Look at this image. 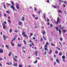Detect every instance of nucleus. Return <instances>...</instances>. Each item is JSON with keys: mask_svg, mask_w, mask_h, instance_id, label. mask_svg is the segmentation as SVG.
Segmentation results:
<instances>
[{"mask_svg": "<svg viewBox=\"0 0 67 67\" xmlns=\"http://www.w3.org/2000/svg\"><path fill=\"white\" fill-rule=\"evenodd\" d=\"M5 46H6V48H7V49H9V47L7 45H6Z\"/></svg>", "mask_w": 67, "mask_h": 67, "instance_id": "obj_29", "label": "nucleus"}, {"mask_svg": "<svg viewBox=\"0 0 67 67\" xmlns=\"http://www.w3.org/2000/svg\"><path fill=\"white\" fill-rule=\"evenodd\" d=\"M66 6V5L65 4H63V7L64 8H65Z\"/></svg>", "mask_w": 67, "mask_h": 67, "instance_id": "obj_49", "label": "nucleus"}, {"mask_svg": "<svg viewBox=\"0 0 67 67\" xmlns=\"http://www.w3.org/2000/svg\"><path fill=\"white\" fill-rule=\"evenodd\" d=\"M0 53H3V50L2 49H0Z\"/></svg>", "mask_w": 67, "mask_h": 67, "instance_id": "obj_14", "label": "nucleus"}, {"mask_svg": "<svg viewBox=\"0 0 67 67\" xmlns=\"http://www.w3.org/2000/svg\"><path fill=\"white\" fill-rule=\"evenodd\" d=\"M13 59L14 60L15 62H18L17 60L16 59H15V57L13 58Z\"/></svg>", "mask_w": 67, "mask_h": 67, "instance_id": "obj_12", "label": "nucleus"}, {"mask_svg": "<svg viewBox=\"0 0 67 67\" xmlns=\"http://www.w3.org/2000/svg\"><path fill=\"white\" fill-rule=\"evenodd\" d=\"M46 44H45L44 46V49L45 51H48L47 50V47H48V46L49 45V42H46Z\"/></svg>", "mask_w": 67, "mask_h": 67, "instance_id": "obj_1", "label": "nucleus"}, {"mask_svg": "<svg viewBox=\"0 0 67 67\" xmlns=\"http://www.w3.org/2000/svg\"><path fill=\"white\" fill-rule=\"evenodd\" d=\"M12 54V53L11 52H9V54H8V55L9 56H11Z\"/></svg>", "mask_w": 67, "mask_h": 67, "instance_id": "obj_15", "label": "nucleus"}, {"mask_svg": "<svg viewBox=\"0 0 67 67\" xmlns=\"http://www.w3.org/2000/svg\"><path fill=\"white\" fill-rule=\"evenodd\" d=\"M60 30H63L64 29V27H62V26L61 25L60 26Z\"/></svg>", "mask_w": 67, "mask_h": 67, "instance_id": "obj_8", "label": "nucleus"}, {"mask_svg": "<svg viewBox=\"0 0 67 67\" xmlns=\"http://www.w3.org/2000/svg\"><path fill=\"white\" fill-rule=\"evenodd\" d=\"M43 38L44 40H46V38H45V37L44 36H43Z\"/></svg>", "mask_w": 67, "mask_h": 67, "instance_id": "obj_44", "label": "nucleus"}, {"mask_svg": "<svg viewBox=\"0 0 67 67\" xmlns=\"http://www.w3.org/2000/svg\"><path fill=\"white\" fill-rule=\"evenodd\" d=\"M59 44H60V46H62V44H61V42H59Z\"/></svg>", "mask_w": 67, "mask_h": 67, "instance_id": "obj_57", "label": "nucleus"}, {"mask_svg": "<svg viewBox=\"0 0 67 67\" xmlns=\"http://www.w3.org/2000/svg\"><path fill=\"white\" fill-rule=\"evenodd\" d=\"M56 64V63L54 62V65H55Z\"/></svg>", "mask_w": 67, "mask_h": 67, "instance_id": "obj_58", "label": "nucleus"}, {"mask_svg": "<svg viewBox=\"0 0 67 67\" xmlns=\"http://www.w3.org/2000/svg\"><path fill=\"white\" fill-rule=\"evenodd\" d=\"M10 44H11V45H12V46H14V44L12 43V42H10Z\"/></svg>", "mask_w": 67, "mask_h": 67, "instance_id": "obj_19", "label": "nucleus"}, {"mask_svg": "<svg viewBox=\"0 0 67 67\" xmlns=\"http://www.w3.org/2000/svg\"><path fill=\"white\" fill-rule=\"evenodd\" d=\"M19 67H22V65H19Z\"/></svg>", "mask_w": 67, "mask_h": 67, "instance_id": "obj_45", "label": "nucleus"}, {"mask_svg": "<svg viewBox=\"0 0 67 67\" xmlns=\"http://www.w3.org/2000/svg\"><path fill=\"white\" fill-rule=\"evenodd\" d=\"M64 3L65 4H66V2L65 1H64Z\"/></svg>", "mask_w": 67, "mask_h": 67, "instance_id": "obj_56", "label": "nucleus"}, {"mask_svg": "<svg viewBox=\"0 0 67 67\" xmlns=\"http://www.w3.org/2000/svg\"><path fill=\"white\" fill-rule=\"evenodd\" d=\"M8 22H9V23H11V21L10 20H8Z\"/></svg>", "mask_w": 67, "mask_h": 67, "instance_id": "obj_64", "label": "nucleus"}, {"mask_svg": "<svg viewBox=\"0 0 67 67\" xmlns=\"http://www.w3.org/2000/svg\"><path fill=\"white\" fill-rule=\"evenodd\" d=\"M4 7L5 9H6V8L5 4L4 5Z\"/></svg>", "mask_w": 67, "mask_h": 67, "instance_id": "obj_33", "label": "nucleus"}, {"mask_svg": "<svg viewBox=\"0 0 67 67\" xmlns=\"http://www.w3.org/2000/svg\"><path fill=\"white\" fill-rule=\"evenodd\" d=\"M43 16H44V19H46V16L45 15V13L43 14Z\"/></svg>", "mask_w": 67, "mask_h": 67, "instance_id": "obj_23", "label": "nucleus"}, {"mask_svg": "<svg viewBox=\"0 0 67 67\" xmlns=\"http://www.w3.org/2000/svg\"><path fill=\"white\" fill-rule=\"evenodd\" d=\"M62 53L61 52H60L59 53V55H60V56H61V55H62Z\"/></svg>", "mask_w": 67, "mask_h": 67, "instance_id": "obj_28", "label": "nucleus"}, {"mask_svg": "<svg viewBox=\"0 0 67 67\" xmlns=\"http://www.w3.org/2000/svg\"><path fill=\"white\" fill-rule=\"evenodd\" d=\"M50 26L51 27H52L53 26L52 24H50Z\"/></svg>", "mask_w": 67, "mask_h": 67, "instance_id": "obj_40", "label": "nucleus"}, {"mask_svg": "<svg viewBox=\"0 0 67 67\" xmlns=\"http://www.w3.org/2000/svg\"><path fill=\"white\" fill-rule=\"evenodd\" d=\"M22 35L23 36V37H25L27 38H28V37H27V35L25 34V32L23 31L22 32Z\"/></svg>", "mask_w": 67, "mask_h": 67, "instance_id": "obj_2", "label": "nucleus"}, {"mask_svg": "<svg viewBox=\"0 0 67 67\" xmlns=\"http://www.w3.org/2000/svg\"><path fill=\"white\" fill-rule=\"evenodd\" d=\"M52 53V51L51 50H49V54H51Z\"/></svg>", "mask_w": 67, "mask_h": 67, "instance_id": "obj_16", "label": "nucleus"}, {"mask_svg": "<svg viewBox=\"0 0 67 67\" xmlns=\"http://www.w3.org/2000/svg\"><path fill=\"white\" fill-rule=\"evenodd\" d=\"M30 35V36H33V34L32 33H31Z\"/></svg>", "mask_w": 67, "mask_h": 67, "instance_id": "obj_60", "label": "nucleus"}, {"mask_svg": "<svg viewBox=\"0 0 67 67\" xmlns=\"http://www.w3.org/2000/svg\"><path fill=\"white\" fill-rule=\"evenodd\" d=\"M37 53H38L37 51H35V55H36V56H37Z\"/></svg>", "mask_w": 67, "mask_h": 67, "instance_id": "obj_22", "label": "nucleus"}, {"mask_svg": "<svg viewBox=\"0 0 67 67\" xmlns=\"http://www.w3.org/2000/svg\"><path fill=\"white\" fill-rule=\"evenodd\" d=\"M53 7L54 8H56V6L55 5H53Z\"/></svg>", "mask_w": 67, "mask_h": 67, "instance_id": "obj_34", "label": "nucleus"}, {"mask_svg": "<svg viewBox=\"0 0 67 67\" xmlns=\"http://www.w3.org/2000/svg\"><path fill=\"white\" fill-rule=\"evenodd\" d=\"M18 46H19V47H21V44H18Z\"/></svg>", "mask_w": 67, "mask_h": 67, "instance_id": "obj_26", "label": "nucleus"}, {"mask_svg": "<svg viewBox=\"0 0 67 67\" xmlns=\"http://www.w3.org/2000/svg\"><path fill=\"white\" fill-rule=\"evenodd\" d=\"M15 37H14V38H13V39H12V40H11V41L13 42V41H15Z\"/></svg>", "mask_w": 67, "mask_h": 67, "instance_id": "obj_17", "label": "nucleus"}, {"mask_svg": "<svg viewBox=\"0 0 67 67\" xmlns=\"http://www.w3.org/2000/svg\"><path fill=\"white\" fill-rule=\"evenodd\" d=\"M2 26H3V29H4L6 28V26L5 24H2Z\"/></svg>", "mask_w": 67, "mask_h": 67, "instance_id": "obj_5", "label": "nucleus"}, {"mask_svg": "<svg viewBox=\"0 0 67 67\" xmlns=\"http://www.w3.org/2000/svg\"><path fill=\"white\" fill-rule=\"evenodd\" d=\"M23 42H24V43L25 44V45L26 44V41H25V40H24Z\"/></svg>", "mask_w": 67, "mask_h": 67, "instance_id": "obj_21", "label": "nucleus"}, {"mask_svg": "<svg viewBox=\"0 0 67 67\" xmlns=\"http://www.w3.org/2000/svg\"><path fill=\"white\" fill-rule=\"evenodd\" d=\"M18 40H20V37H18Z\"/></svg>", "mask_w": 67, "mask_h": 67, "instance_id": "obj_53", "label": "nucleus"}, {"mask_svg": "<svg viewBox=\"0 0 67 67\" xmlns=\"http://www.w3.org/2000/svg\"><path fill=\"white\" fill-rule=\"evenodd\" d=\"M32 46H34V43L33 42H32Z\"/></svg>", "mask_w": 67, "mask_h": 67, "instance_id": "obj_51", "label": "nucleus"}, {"mask_svg": "<svg viewBox=\"0 0 67 67\" xmlns=\"http://www.w3.org/2000/svg\"><path fill=\"white\" fill-rule=\"evenodd\" d=\"M3 38L4 40H6V37L4 35H3Z\"/></svg>", "mask_w": 67, "mask_h": 67, "instance_id": "obj_18", "label": "nucleus"}, {"mask_svg": "<svg viewBox=\"0 0 67 67\" xmlns=\"http://www.w3.org/2000/svg\"><path fill=\"white\" fill-rule=\"evenodd\" d=\"M55 52V53H57V54H58V53L57 51H56Z\"/></svg>", "mask_w": 67, "mask_h": 67, "instance_id": "obj_43", "label": "nucleus"}, {"mask_svg": "<svg viewBox=\"0 0 67 67\" xmlns=\"http://www.w3.org/2000/svg\"><path fill=\"white\" fill-rule=\"evenodd\" d=\"M63 32H64V33H65V32H66V31H67L66 30H63Z\"/></svg>", "mask_w": 67, "mask_h": 67, "instance_id": "obj_27", "label": "nucleus"}, {"mask_svg": "<svg viewBox=\"0 0 67 67\" xmlns=\"http://www.w3.org/2000/svg\"><path fill=\"white\" fill-rule=\"evenodd\" d=\"M6 64L8 65H10V63L9 62L7 63Z\"/></svg>", "mask_w": 67, "mask_h": 67, "instance_id": "obj_39", "label": "nucleus"}, {"mask_svg": "<svg viewBox=\"0 0 67 67\" xmlns=\"http://www.w3.org/2000/svg\"><path fill=\"white\" fill-rule=\"evenodd\" d=\"M55 29H56V30H57V31H58L59 30V33L61 34V31L59 29H58L59 28L58 27H55Z\"/></svg>", "mask_w": 67, "mask_h": 67, "instance_id": "obj_3", "label": "nucleus"}, {"mask_svg": "<svg viewBox=\"0 0 67 67\" xmlns=\"http://www.w3.org/2000/svg\"><path fill=\"white\" fill-rule=\"evenodd\" d=\"M9 32L11 33L12 31V29H9Z\"/></svg>", "mask_w": 67, "mask_h": 67, "instance_id": "obj_20", "label": "nucleus"}, {"mask_svg": "<svg viewBox=\"0 0 67 67\" xmlns=\"http://www.w3.org/2000/svg\"><path fill=\"white\" fill-rule=\"evenodd\" d=\"M60 41H62L63 40L62 39V38H60Z\"/></svg>", "mask_w": 67, "mask_h": 67, "instance_id": "obj_35", "label": "nucleus"}, {"mask_svg": "<svg viewBox=\"0 0 67 67\" xmlns=\"http://www.w3.org/2000/svg\"><path fill=\"white\" fill-rule=\"evenodd\" d=\"M38 17H36L35 18V19L36 20H37V19H38Z\"/></svg>", "mask_w": 67, "mask_h": 67, "instance_id": "obj_61", "label": "nucleus"}, {"mask_svg": "<svg viewBox=\"0 0 67 67\" xmlns=\"http://www.w3.org/2000/svg\"><path fill=\"white\" fill-rule=\"evenodd\" d=\"M15 32H16V33H17L18 32V31H17L16 30H15Z\"/></svg>", "mask_w": 67, "mask_h": 67, "instance_id": "obj_63", "label": "nucleus"}, {"mask_svg": "<svg viewBox=\"0 0 67 67\" xmlns=\"http://www.w3.org/2000/svg\"><path fill=\"white\" fill-rule=\"evenodd\" d=\"M22 24V22H19V23H18V24H19V25H21Z\"/></svg>", "mask_w": 67, "mask_h": 67, "instance_id": "obj_13", "label": "nucleus"}, {"mask_svg": "<svg viewBox=\"0 0 67 67\" xmlns=\"http://www.w3.org/2000/svg\"><path fill=\"white\" fill-rule=\"evenodd\" d=\"M37 60H36V61H35V62H34V64H36V63H37Z\"/></svg>", "mask_w": 67, "mask_h": 67, "instance_id": "obj_31", "label": "nucleus"}, {"mask_svg": "<svg viewBox=\"0 0 67 67\" xmlns=\"http://www.w3.org/2000/svg\"><path fill=\"white\" fill-rule=\"evenodd\" d=\"M62 59H65V57L64 55L62 57Z\"/></svg>", "mask_w": 67, "mask_h": 67, "instance_id": "obj_25", "label": "nucleus"}, {"mask_svg": "<svg viewBox=\"0 0 67 67\" xmlns=\"http://www.w3.org/2000/svg\"><path fill=\"white\" fill-rule=\"evenodd\" d=\"M6 12H7V13H10V12H9L8 11H6Z\"/></svg>", "mask_w": 67, "mask_h": 67, "instance_id": "obj_41", "label": "nucleus"}, {"mask_svg": "<svg viewBox=\"0 0 67 67\" xmlns=\"http://www.w3.org/2000/svg\"><path fill=\"white\" fill-rule=\"evenodd\" d=\"M56 48H57V49H58V50H60V48H58V47H56Z\"/></svg>", "mask_w": 67, "mask_h": 67, "instance_id": "obj_36", "label": "nucleus"}, {"mask_svg": "<svg viewBox=\"0 0 67 67\" xmlns=\"http://www.w3.org/2000/svg\"><path fill=\"white\" fill-rule=\"evenodd\" d=\"M34 10L35 11H37V9H36V8H34Z\"/></svg>", "mask_w": 67, "mask_h": 67, "instance_id": "obj_54", "label": "nucleus"}, {"mask_svg": "<svg viewBox=\"0 0 67 67\" xmlns=\"http://www.w3.org/2000/svg\"><path fill=\"white\" fill-rule=\"evenodd\" d=\"M51 45L52 46H54L55 45H54V44H52V43H51Z\"/></svg>", "mask_w": 67, "mask_h": 67, "instance_id": "obj_46", "label": "nucleus"}, {"mask_svg": "<svg viewBox=\"0 0 67 67\" xmlns=\"http://www.w3.org/2000/svg\"><path fill=\"white\" fill-rule=\"evenodd\" d=\"M16 8L17 9H19L20 8V7L19 6V4H16Z\"/></svg>", "mask_w": 67, "mask_h": 67, "instance_id": "obj_6", "label": "nucleus"}, {"mask_svg": "<svg viewBox=\"0 0 67 67\" xmlns=\"http://www.w3.org/2000/svg\"><path fill=\"white\" fill-rule=\"evenodd\" d=\"M4 16H6V17L7 16L6 15V14H4Z\"/></svg>", "mask_w": 67, "mask_h": 67, "instance_id": "obj_48", "label": "nucleus"}, {"mask_svg": "<svg viewBox=\"0 0 67 67\" xmlns=\"http://www.w3.org/2000/svg\"><path fill=\"white\" fill-rule=\"evenodd\" d=\"M56 61H57V63H59V60H58V58L57 59H56Z\"/></svg>", "mask_w": 67, "mask_h": 67, "instance_id": "obj_24", "label": "nucleus"}, {"mask_svg": "<svg viewBox=\"0 0 67 67\" xmlns=\"http://www.w3.org/2000/svg\"><path fill=\"white\" fill-rule=\"evenodd\" d=\"M32 38L33 40H35V39H36V38H35V37H33Z\"/></svg>", "mask_w": 67, "mask_h": 67, "instance_id": "obj_50", "label": "nucleus"}, {"mask_svg": "<svg viewBox=\"0 0 67 67\" xmlns=\"http://www.w3.org/2000/svg\"><path fill=\"white\" fill-rule=\"evenodd\" d=\"M40 41H41V42H42L43 41V38H41V39L40 40Z\"/></svg>", "mask_w": 67, "mask_h": 67, "instance_id": "obj_32", "label": "nucleus"}, {"mask_svg": "<svg viewBox=\"0 0 67 67\" xmlns=\"http://www.w3.org/2000/svg\"><path fill=\"white\" fill-rule=\"evenodd\" d=\"M45 53H44V55H46L47 54V51H46L44 52Z\"/></svg>", "mask_w": 67, "mask_h": 67, "instance_id": "obj_42", "label": "nucleus"}, {"mask_svg": "<svg viewBox=\"0 0 67 67\" xmlns=\"http://www.w3.org/2000/svg\"><path fill=\"white\" fill-rule=\"evenodd\" d=\"M59 12L60 13H62V12H61V10H59Z\"/></svg>", "mask_w": 67, "mask_h": 67, "instance_id": "obj_38", "label": "nucleus"}, {"mask_svg": "<svg viewBox=\"0 0 67 67\" xmlns=\"http://www.w3.org/2000/svg\"><path fill=\"white\" fill-rule=\"evenodd\" d=\"M57 22H56V23H57V24L58 25V23H59L60 22L59 18L58 17L57 18Z\"/></svg>", "mask_w": 67, "mask_h": 67, "instance_id": "obj_4", "label": "nucleus"}, {"mask_svg": "<svg viewBox=\"0 0 67 67\" xmlns=\"http://www.w3.org/2000/svg\"><path fill=\"white\" fill-rule=\"evenodd\" d=\"M20 20H21V21H23L25 20V18L24 17H22V19H21Z\"/></svg>", "mask_w": 67, "mask_h": 67, "instance_id": "obj_9", "label": "nucleus"}, {"mask_svg": "<svg viewBox=\"0 0 67 67\" xmlns=\"http://www.w3.org/2000/svg\"><path fill=\"white\" fill-rule=\"evenodd\" d=\"M13 66L15 67H17V66H18V65L17 63H16L15 64H14L13 65Z\"/></svg>", "mask_w": 67, "mask_h": 67, "instance_id": "obj_10", "label": "nucleus"}, {"mask_svg": "<svg viewBox=\"0 0 67 67\" xmlns=\"http://www.w3.org/2000/svg\"><path fill=\"white\" fill-rule=\"evenodd\" d=\"M11 4H12V5H13V6H14V3H13V2H12Z\"/></svg>", "mask_w": 67, "mask_h": 67, "instance_id": "obj_37", "label": "nucleus"}, {"mask_svg": "<svg viewBox=\"0 0 67 67\" xmlns=\"http://www.w3.org/2000/svg\"><path fill=\"white\" fill-rule=\"evenodd\" d=\"M42 34H43V35H45L46 34V32L45 31H43L42 32Z\"/></svg>", "mask_w": 67, "mask_h": 67, "instance_id": "obj_11", "label": "nucleus"}, {"mask_svg": "<svg viewBox=\"0 0 67 67\" xmlns=\"http://www.w3.org/2000/svg\"><path fill=\"white\" fill-rule=\"evenodd\" d=\"M38 13L39 14H40V12L38 11Z\"/></svg>", "mask_w": 67, "mask_h": 67, "instance_id": "obj_59", "label": "nucleus"}, {"mask_svg": "<svg viewBox=\"0 0 67 67\" xmlns=\"http://www.w3.org/2000/svg\"><path fill=\"white\" fill-rule=\"evenodd\" d=\"M6 4L7 5H8V6H9L10 5H11V4H9L7 3H6Z\"/></svg>", "mask_w": 67, "mask_h": 67, "instance_id": "obj_30", "label": "nucleus"}, {"mask_svg": "<svg viewBox=\"0 0 67 67\" xmlns=\"http://www.w3.org/2000/svg\"><path fill=\"white\" fill-rule=\"evenodd\" d=\"M3 60V59H2V58H1L0 57V60Z\"/></svg>", "mask_w": 67, "mask_h": 67, "instance_id": "obj_55", "label": "nucleus"}, {"mask_svg": "<svg viewBox=\"0 0 67 67\" xmlns=\"http://www.w3.org/2000/svg\"><path fill=\"white\" fill-rule=\"evenodd\" d=\"M10 8L13 9L14 10H15V8H14V7H13L12 5L10 6Z\"/></svg>", "mask_w": 67, "mask_h": 67, "instance_id": "obj_7", "label": "nucleus"}, {"mask_svg": "<svg viewBox=\"0 0 67 67\" xmlns=\"http://www.w3.org/2000/svg\"><path fill=\"white\" fill-rule=\"evenodd\" d=\"M46 2H47V3H49V2H50V1H49V0H47V1H46Z\"/></svg>", "mask_w": 67, "mask_h": 67, "instance_id": "obj_52", "label": "nucleus"}, {"mask_svg": "<svg viewBox=\"0 0 67 67\" xmlns=\"http://www.w3.org/2000/svg\"><path fill=\"white\" fill-rule=\"evenodd\" d=\"M59 1L60 2H63V1H61V0H59Z\"/></svg>", "mask_w": 67, "mask_h": 67, "instance_id": "obj_47", "label": "nucleus"}, {"mask_svg": "<svg viewBox=\"0 0 67 67\" xmlns=\"http://www.w3.org/2000/svg\"><path fill=\"white\" fill-rule=\"evenodd\" d=\"M30 46L32 47V45H31V44H30Z\"/></svg>", "mask_w": 67, "mask_h": 67, "instance_id": "obj_62", "label": "nucleus"}]
</instances>
